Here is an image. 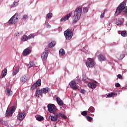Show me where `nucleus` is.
Returning <instances> with one entry per match:
<instances>
[{"label":"nucleus","mask_w":127,"mask_h":127,"mask_svg":"<svg viewBox=\"0 0 127 127\" xmlns=\"http://www.w3.org/2000/svg\"><path fill=\"white\" fill-rule=\"evenodd\" d=\"M18 4V3H17V2H14L11 7H15V6H16Z\"/></svg>","instance_id":"obj_40"},{"label":"nucleus","mask_w":127,"mask_h":127,"mask_svg":"<svg viewBox=\"0 0 127 127\" xmlns=\"http://www.w3.org/2000/svg\"><path fill=\"white\" fill-rule=\"evenodd\" d=\"M42 90H37L36 91V96L37 97H41V96H42Z\"/></svg>","instance_id":"obj_21"},{"label":"nucleus","mask_w":127,"mask_h":127,"mask_svg":"<svg viewBox=\"0 0 127 127\" xmlns=\"http://www.w3.org/2000/svg\"><path fill=\"white\" fill-rule=\"evenodd\" d=\"M37 121H38L39 122H41L42 121H43L44 120V118L43 117L39 116L36 118Z\"/></svg>","instance_id":"obj_27"},{"label":"nucleus","mask_w":127,"mask_h":127,"mask_svg":"<svg viewBox=\"0 0 127 127\" xmlns=\"http://www.w3.org/2000/svg\"><path fill=\"white\" fill-rule=\"evenodd\" d=\"M56 102H57V104L59 105V106H63L64 105V102H63V100H61L60 98L57 97L56 98Z\"/></svg>","instance_id":"obj_17"},{"label":"nucleus","mask_w":127,"mask_h":127,"mask_svg":"<svg viewBox=\"0 0 127 127\" xmlns=\"http://www.w3.org/2000/svg\"><path fill=\"white\" fill-rule=\"evenodd\" d=\"M86 65L87 67H88L89 68H93V67L96 65V63L94 62L93 59L88 58V62L86 63Z\"/></svg>","instance_id":"obj_5"},{"label":"nucleus","mask_w":127,"mask_h":127,"mask_svg":"<svg viewBox=\"0 0 127 127\" xmlns=\"http://www.w3.org/2000/svg\"><path fill=\"white\" fill-rule=\"evenodd\" d=\"M56 45V42L55 41H52L49 44V47L50 48H52V47H54Z\"/></svg>","instance_id":"obj_22"},{"label":"nucleus","mask_w":127,"mask_h":127,"mask_svg":"<svg viewBox=\"0 0 127 127\" xmlns=\"http://www.w3.org/2000/svg\"><path fill=\"white\" fill-rule=\"evenodd\" d=\"M117 93H112L108 94L107 97H108V98H112V97H114V96H117Z\"/></svg>","instance_id":"obj_28"},{"label":"nucleus","mask_w":127,"mask_h":127,"mask_svg":"<svg viewBox=\"0 0 127 127\" xmlns=\"http://www.w3.org/2000/svg\"><path fill=\"white\" fill-rule=\"evenodd\" d=\"M24 118H25V113H24V112H23V113L21 112L18 114L17 119H18V120H19V121L23 120V119H24Z\"/></svg>","instance_id":"obj_13"},{"label":"nucleus","mask_w":127,"mask_h":127,"mask_svg":"<svg viewBox=\"0 0 127 127\" xmlns=\"http://www.w3.org/2000/svg\"><path fill=\"white\" fill-rule=\"evenodd\" d=\"M69 86L71 89H73V90H77V89H78V87L77 86V85H76V82L74 81H71L69 83Z\"/></svg>","instance_id":"obj_11"},{"label":"nucleus","mask_w":127,"mask_h":127,"mask_svg":"<svg viewBox=\"0 0 127 127\" xmlns=\"http://www.w3.org/2000/svg\"><path fill=\"white\" fill-rule=\"evenodd\" d=\"M121 35L125 37V36H127V32L126 31H122L121 32Z\"/></svg>","instance_id":"obj_32"},{"label":"nucleus","mask_w":127,"mask_h":127,"mask_svg":"<svg viewBox=\"0 0 127 127\" xmlns=\"http://www.w3.org/2000/svg\"><path fill=\"white\" fill-rule=\"evenodd\" d=\"M27 18H28V14H24L23 15L22 17V19L23 20H26V19H27Z\"/></svg>","instance_id":"obj_29"},{"label":"nucleus","mask_w":127,"mask_h":127,"mask_svg":"<svg viewBox=\"0 0 127 127\" xmlns=\"http://www.w3.org/2000/svg\"><path fill=\"white\" fill-rule=\"evenodd\" d=\"M48 111H49V113L52 114H55L56 112H57V108H56V106L54 104H48Z\"/></svg>","instance_id":"obj_3"},{"label":"nucleus","mask_w":127,"mask_h":127,"mask_svg":"<svg viewBox=\"0 0 127 127\" xmlns=\"http://www.w3.org/2000/svg\"><path fill=\"white\" fill-rule=\"evenodd\" d=\"M104 16H105V11L102 13H101L100 17L101 18H103Z\"/></svg>","instance_id":"obj_43"},{"label":"nucleus","mask_w":127,"mask_h":127,"mask_svg":"<svg viewBox=\"0 0 127 127\" xmlns=\"http://www.w3.org/2000/svg\"><path fill=\"white\" fill-rule=\"evenodd\" d=\"M47 57H48V50H45L41 55L42 60L43 61H45L46 59H47Z\"/></svg>","instance_id":"obj_10"},{"label":"nucleus","mask_w":127,"mask_h":127,"mask_svg":"<svg viewBox=\"0 0 127 127\" xmlns=\"http://www.w3.org/2000/svg\"><path fill=\"white\" fill-rule=\"evenodd\" d=\"M87 79H88V77H87L86 75H82V80H83V81H87Z\"/></svg>","instance_id":"obj_39"},{"label":"nucleus","mask_w":127,"mask_h":127,"mask_svg":"<svg viewBox=\"0 0 127 127\" xmlns=\"http://www.w3.org/2000/svg\"><path fill=\"white\" fill-rule=\"evenodd\" d=\"M85 91L84 89H81L80 90V93H81L82 94H85Z\"/></svg>","instance_id":"obj_47"},{"label":"nucleus","mask_w":127,"mask_h":127,"mask_svg":"<svg viewBox=\"0 0 127 127\" xmlns=\"http://www.w3.org/2000/svg\"><path fill=\"white\" fill-rule=\"evenodd\" d=\"M41 91L43 94H46L49 92V89L48 88H44L41 89Z\"/></svg>","instance_id":"obj_23"},{"label":"nucleus","mask_w":127,"mask_h":127,"mask_svg":"<svg viewBox=\"0 0 127 127\" xmlns=\"http://www.w3.org/2000/svg\"><path fill=\"white\" fill-rule=\"evenodd\" d=\"M7 73V69L6 68H4V70L2 72L1 77L3 78L5 76H6V74Z\"/></svg>","instance_id":"obj_24"},{"label":"nucleus","mask_w":127,"mask_h":127,"mask_svg":"<svg viewBox=\"0 0 127 127\" xmlns=\"http://www.w3.org/2000/svg\"><path fill=\"white\" fill-rule=\"evenodd\" d=\"M44 110H45V107H44Z\"/></svg>","instance_id":"obj_49"},{"label":"nucleus","mask_w":127,"mask_h":127,"mask_svg":"<svg viewBox=\"0 0 127 127\" xmlns=\"http://www.w3.org/2000/svg\"><path fill=\"white\" fill-rule=\"evenodd\" d=\"M82 14V8L78 7L74 11V15L72 18L73 23H76L77 21L80 19Z\"/></svg>","instance_id":"obj_1"},{"label":"nucleus","mask_w":127,"mask_h":127,"mask_svg":"<svg viewBox=\"0 0 127 127\" xmlns=\"http://www.w3.org/2000/svg\"><path fill=\"white\" fill-rule=\"evenodd\" d=\"M115 23L116 24H117V25H121L122 23H123V22H122V21L120 20H116L115 21Z\"/></svg>","instance_id":"obj_30"},{"label":"nucleus","mask_w":127,"mask_h":127,"mask_svg":"<svg viewBox=\"0 0 127 127\" xmlns=\"http://www.w3.org/2000/svg\"><path fill=\"white\" fill-rule=\"evenodd\" d=\"M127 4V3L126 1H124L122 2L120 5L117 7L116 11V13H121V11H123L125 8H126V5Z\"/></svg>","instance_id":"obj_4"},{"label":"nucleus","mask_w":127,"mask_h":127,"mask_svg":"<svg viewBox=\"0 0 127 127\" xmlns=\"http://www.w3.org/2000/svg\"><path fill=\"white\" fill-rule=\"evenodd\" d=\"M14 112H15V107L13 106L11 107L10 109H7L5 113L6 117H8V116L11 117Z\"/></svg>","instance_id":"obj_6"},{"label":"nucleus","mask_w":127,"mask_h":127,"mask_svg":"<svg viewBox=\"0 0 127 127\" xmlns=\"http://www.w3.org/2000/svg\"><path fill=\"white\" fill-rule=\"evenodd\" d=\"M125 12H126V13H127V8H126V9H125Z\"/></svg>","instance_id":"obj_48"},{"label":"nucleus","mask_w":127,"mask_h":127,"mask_svg":"<svg viewBox=\"0 0 127 127\" xmlns=\"http://www.w3.org/2000/svg\"><path fill=\"white\" fill-rule=\"evenodd\" d=\"M17 73H18V70L17 69H15V70H14L13 71V75L14 76V75H16V74H17Z\"/></svg>","instance_id":"obj_38"},{"label":"nucleus","mask_w":127,"mask_h":127,"mask_svg":"<svg viewBox=\"0 0 127 127\" xmlns=\"http://www.w3.org/2000/svg\"><path fill=\"white\" fill-rule=\"evenodd\" d=\"M54 115L51 116V120L52 122H57L58 118H59V115L56 113H54Z\"/></svg>","instance_id":"obj_12"},{"label":"nucleus","mask_w":127,"mask_h":127,"mask_svg":"<svg viewBox=\"0 0 127 127\" xmlns=\"http://www.w3.org/2000/svg\"><path fill=\"white\" fill-rule=\"evenodd\" d=\"M87 112L88 113H94V112H95V108L93 106H90Z\"/></svg>","instance_id":"obj_25"},{"label":"nucleus","mask_w":127,"mask_h":127,"mask_svg":"<svg viewBox=\"0 0 127 127\" xmlns=\"http://www.w3.org/2000/svg\"><path fill=\"white\" fill-rule=\"evenodd\" d=\"M52 17V13H49L47 14L46 18H51Z\"/></svg>","instance_id":"obj_34"},{"label":"nucleus","mask_w":127,"mask_h":127,"mask_svg":"<svg viewBox=\"0 0 127 127\" xmlns=\"http://www.w3.org/2000/svg\"><path fill=\"white\" fill-rule=\"evenodd\" d=\"M115 86L117 88H120V87H121V84H120L119 83H117L116 84Z\"/></svg>","instance_id":"obj_44"},{"label":"nucleus","mask_w":127,"mask_h":127,"mask_svg":"<svg viewBox=\"0 0 127 127\" xmlns=\"http://www.w3.org/2000/svg\"><path fill=\"white\" fill-rule=\"evenodd\" d=\"M71 15H72V13H69L66 15L64 17L62 18L61 19V21H66V20H68L69 19V17H70Z\"/></svg>","instance_id":"obj_15"},{"label":"nucleus","mask_w":127,"mask_h":127,"mask_svg":"<svg viewBox=\"0 0 127 127\" xmlns=\"http://www.w3.org/2000/svg\"><path fill=\"white\" fill-rule=\"evenodd\" d=\"M64 35L66 40H70L73 37V32L70 29H68L64 32Z\"/></svg>","instance_id":"obj_2"},{"label":"nucleus","mask_w":127,"mask_h":127,"mask_svg":"<svg viewBox=\"0 0 127 127\" xmlns=\"http://www.w3.org/2000/svg\"><path fill=\"white\" fill-rule=\"evenodd\" d=\"M41 85V79H38L33 85L31 87V90L36 89L37 87Z\"/></svg>","instance_id":"obj_9"},{"label":"nucleus","mask_w":127,"mask_h":127,"mask_svg":"<svg viewBox=\"0 0 127 127\" xmlns=\"http://www.w3.org/2000/svg\"><path fill=\"white\" fill-rule=\"evenodd\" d=\"M18 21V18L17 17V15H14L8 21L9 24H13L16 23Z\"/></svg>","instance_id":"obj_7"},{"label":"nucleus","mask_w":127,"mask_h":127,"mask_svg":"<svg viewBox=\"0 0 127 127\" xmlns=\"http://www.w3.org/2000/svg\"><path fill=\"white\" fill-rule=\"evenodd\" d=\"M0 124H1V125H5V122L2 120H0Z\"/></svg>","instance_id":"obj_46"},{"label":"nucleus","mask_w":127,"mask_h":127,"mask_svg":"<svg viewBox=\"0 0 127 127\" xmlns=\"http://www.w3.org/2000/svg\"><path fill=\"white\" fill-rule=\"evenodd\" d=\"M59 53L60 55L63 56V55H65V51L63 49H61L59 51Z\"/></svg>","instance_id":"obj_26"},{"label":"nucleus","mask_w":127,"mask_h":127,"mask_svg":"<svg viewBox=\"0 0 127 127\" xmlns=\"http://www.w3.org/2000/svg\"><path fill=\"white\" fill-rule=\"evenodd\" d=\"M81 115L82 116H86V117H87V115H88V111H83L81 112Z\"/></svg>","instance_id":"obj_35"},{"label":"nucleus","mask_w":127,"mask_h":127,"mask_svg":"<svg viewBox=\"0 0 127 127\" xmlns=\"http://www.w3.org/2000/svg\"><path fill=\"white\" fill-rule=\"evenodd\" d=\"M34 34H31L28 36L23 35L21 37V41L24 42V41H27V40H29V39H31V38H34Z\"/></svg>","instance_id":"obj_8"},{"label":"nucleus","mask_w":127,"mask_h":127,"mask_svg":"<svg viewBox=\"0 0 127 127\" xmlns=\"http://www.w3.org/2000/svg\"><path fill=\"white\" fill-rule=\"evenodd\" d=\"M89 9H88V8L85 7L83 8V12H88Z\"/></svg>","instance_id":"obj_42"},{"label":"nucleus","mask_w":127,"mask_h":127,"mask_svg":"<svg viewBox=\"0 0 127 127\" xmlns=\"http://www.w3.org/2000/svg\"><path fill=\"white\" fill-rule=\"evenodd\" d=\"M20 81L23 83H25L27 81V76L25 75H22L20 78Z\"/></svg>","instance_id":"obj_20"},{"label":"nucleus","mask_w":127,"mask_h":127,"mask_svg":"<svg viewBox=\"0 0 127 127\" xmlns=\"http://www.w3.org/2000/svg\"><path fill=\"white\" fill-rule=\"evenodd\" d=\"M93 117H94V114H92V115Z\"/></svg>","instance_id":"obj_50"},{"label":"nucleus","mask_w":127,"mask_h":127,"mask_svg":"<svg viewBox=\"0 0 127 127\" xmlns=\"http://www.w3.org/2000/svg\"><path fill=\"white\" fill-rule=\"evenodd\" d=\"M126 57V55L125 54H122L120 57V60H122V59H124V58H125V57Z\"/></svg>","instance_id":"obj_37"},{"label":"nucleus","mask_w":127,"mask_h":127,"mask_svg":"<svg viewBox=\"0 0 127 127\" xmlns=\"http://www.w3.org/2000/svg\"><path fill=\"white\" fill-rule=\"evenodd\" d=\"M86 119L88 121V122H92L93 121V118L90 117V116H86Z\"/></svg>","instance_id":"obj_31"},{"label":"nucleus","mask_w":127,"mask_h":127,"mask_svg":"<svg viewBox=\"0 0 127 127\" xmlns=\"http://www.w3.org/2000/svg\"><path fill=\"white\" fill-rule=\"evenodd\" d=\"M98 58L99 61H105V60H106V57L102 54L98 55Z\"/></svg>","instance_id":"obj_18"},{"label":"nucleus","mask_w":127,"mask_h":127,"mask_svg":"<svg viewBox=\"0 0 127 127\" xmlns=\"http://www.w3.org/2000/svg\"><path fill=\"white\" fill-rule=\"evenodd\" d=\"M45 25H46V27H47V28H50V27H51V26L47 22H46Z\"/></svg>","instance_id":"obj_36"},{"label":"nucleus","mask_w":127,"mask_h":127,"mask_svg":"<svg viewBox=\"0 0 127 127\" xmlns=\"http://www.w3.org/2000/svg\"><path fill=\"white\" fill-rule=\"evenodd\" d=\"M88 86L89 88H91L92 89H95L97 87V85L93 82H89L88 84Z\"/></svg>","instance_id":"obj_19"},{"label":"nucleus","mask_w":127,"mask_h":127,"mask_svg":"<svg viewBox=\"0 0 127 127\" xmlns=\"http://www.w3.org/2000/svg\"><path fill=\"white\" fill-rule=\"evenodd\" d=\"M117 77L119 79H120V80H123L124 79V78H123V76L121 74H118Z\"/></svg>","instance_id":"obj_41"},{"label":"nucleus","mask_w":127,"mask_h":127,"mask_svg":"<svg viewBox=\"0 0 127 127\" xmlns=\"http://www.w3.org/2000/svg\"><path fill=\"white\" fill-rule=\"evenodd\" d=\"M20 34H21V33L19 32H16L15 33V35H16V36H19V35H20Z\"/></svg>","instance_id":"obj_45"},{"label":"nucleus","mask_w":127,"mask_h":127,"mask_svg":"<svg viewBox=\"0 0 127 127\" xmlns=\"http://www.w3.org/2000/svg\"><path fill=\"white\" fill-rule=\"evenodd\" d=\"M5 93L8 97H10V96H12V91H11V89L9 88V87H6Z\"/></svg>","instance_id":"obj_14"},{"label":"nucleus","mask_w":127,"mask_h":127,"mask_svg":"<svg viewBox=\"0 0 127 127\" xmlns=\"http://www.w3.org/2000/svg\"><path fill=\"white\" fill-rule=\"evenodd\" d=\"M31 52V50H30L28 48H26L23 51L22 55H23V56H27V55L30 54Z\"/></svg>","instance_id":"obj_16"},{"label":"nucleus","mask_w":127,"mask_h":127,"mask_svg":"<svg viewBox=\"0 0 127 127\" xmlns=\"http://www.w3.org/2000/svg\"><path fill=\"white\" fill-rule=\"evenodd\" d=\"M59 115L60 117H61V118H63V119H67V116H66L65 115L62 114V113H59Z\"/></svg>","instance_id":"obj_33"}]
</instances>
